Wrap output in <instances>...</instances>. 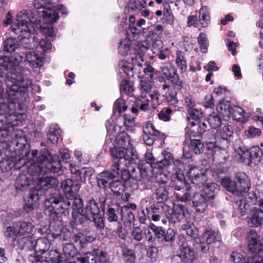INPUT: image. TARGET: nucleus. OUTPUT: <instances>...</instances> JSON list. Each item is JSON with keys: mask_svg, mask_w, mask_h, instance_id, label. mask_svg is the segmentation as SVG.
<instances>
[{"mask_svg": "<svg viewBox=\"0 0 263 263\" xmlns=\"http://www.w3.org/2000/svg\"><path fill=\"white\" fill-rule=\"evenodd\" d=\"M19 136V139H16L13 144L16 145L12 147L15 152V155L23 156L26 160L25 165L29 161H32L29 166H27V173L33 176H40L41 175L49 173H63L62 166L59 157L58 155L52 156L49 151L42 149L39 153L37 150H32L31 153L29 151V145L27 144L26 137L24 133L18 132L16 134Z\"/></svg>", "mask_w": 263, "mask_h": 263, "instance_id": "nucleus-1", "label": "nucleus"}, {"mask_svg": "<svg viewBox=\"0 0 263 263\" xmlns=\"http://www.w3.org/2000/svg\"><path fill=\"white\" fill-rule=\"evenodd\" d=\"M44 212L46 215L62 218L69 215L70 210L72 212H83L84 203L80 197L73 195L72 197L65 198L59 191L50 193L44 201Z\"/></svg>", "mask_w": 263, "mask_h": 263, "instance_id": "nucleus-2", "label": "nucleus"}, {"mask_svg": "<svg viewBox=\"0 0 263 263\" xmlns=\"http://www.w3.org/2000/svg\"><path fill=\"white\" fill-rule=\"evenodd\" d=\"M22 110V104L7 103L5 100L0 98V143L4 144L6 139L11 134L16 139L15 134L21 130H15L14 127L22 124L26 115L18 112Z\"/></svg>", "mask_w": 263, "mask_h": 263, "instance_id": "nucleus-3", "label": "nucleus"}, {"mask_svg": "<svg viewBox=\"0 0 263 263\" xmlns=\"http://www.w3.org/2000/svg\"><path fill=\"white\" fill-rule=\"evenodd\" d=\"M155 158L150 152L145 154L144 160L140 161L131 167V172L126 171L122 174V178L126 184L136 188L139 185L142 190L151 189L152 187V171L156 163Z\"/></svg>", "mask_w": 263, "mask_h": 263, "instance_id": "nucleus-4", "label": "nucleus"}, {"mask_svg": "<svg viewBox=\"0 0 263 263\" xmlns=\"http://www.w3.org/2000/svg\"><path fill=\"white\" fill-rule=\"evenodd\" d=\"M0 78L5 82L6 91L8 99L5 100L8 103H16L21 104L20 101L30 88H31L32 81L24 79L20 73L10 72L0 67Z\"/></svg>", "mask_w": 263, "mask_h": 263, "instance_id": "nucleus-5", "label": "nucleus"}, {"mask_svg": "<svg viewBox=\"0 0 263 263\" xmlns=\"http://www.w3.org/2000/svg\"><path fill=\"white\" fill-rule=\"evenodd\" d=\"M34 15L31 10H22L16 16L17 23L11 26L12 31L27 48L33 47L36 44L34 41V32L36 30L32 24Z\"/></svg>", "mask_w": 263, "mask_h": 263, "instance_id": "nucleus-6", "label": "nucleus"}, {"mask_svg": "<svg viewBox=\"0 0 263 263\" xmlns=\"http://www.w3.org/2000/svg\"><path fill=\"white\" fill-rule=\"evenodd\" d=\"M109 154L114 161H118L125 166L131 172V167L139 162V156L134 148H124L121 147H109Z\"/></svg>", "mask_w": 263, "mask_h": 263, "instance_id": "nucleus-7", "label": "nucleus"}, {"mask_svg": "<svg viewBox=\"0 0 263 263\" xmlns=\"http://www.w3.org/2000/svg\"><path fill=\"white\" fill-rule=\"evenodd\" d=\"M235 177L237 182L231 180L229 177H224L221 179V185L228 191L237 195L248 192L250 189L248 176L243 172H238Z\"/></svg>", "mask_w": 263, "mask_h": 263, "instance_id": "nucleus-8", "label": "nucleus"}, {"mask_svg": "<svg viewBox=\"0 0 263 263\" xmlns=\"http://www.w3.org/2000/svg\"><path fill=\"white\" fill-rule=\"evenodd\" d=\"M17 133L15 134L16 139H19V136L16 135ZM15 140L16 139L12 140L10 144H7L11 154L10 156L6 157L0 161V170L2 173L9 174L12 169L20 170L25 165V159L23 156L15 155L14 149L12 147L11 148L12 145L14 147L16 146V145L13 144Z\"/></svg>", "mask_w": 263, "mask_h": 263, "instance_id": "nucleus-9", "label": "nucleus"}, {"mask_svg": "<svg viewBox=\"0 0 263 263\" xmlns=\"http://www.w3.org/2000/svg\"><path fill=\"white\" fill-rule=\"evenodd\" d=\"M217 110L223 115V118H230L231 117L235 120H239L245 114V111L241 107L232 105L230 101H226L224 99L219 100Z\"/></svg>", "mask_w": 263, "mask_h": 263, "instance_id": "nucleus-10", "label": "nucleus"}, {"mask_svg": "<svg viewBox=\"0 0 263 263\" xmlns=\"http://www.w3.org/2000/svg\"><path fill=\"white\" fill-rule=\"evenodd\" d=\"M149 228L156 237V241L157 240L161 243L166 242L171 244L176 239V232L172 228L165 230L163 227L157 226L153 223H150Z\"/></svg>", "mask_w": 263, "mask_h": 263, "instance_id": "nucleus-11", "label": "nucleus"}, {"mask_svg": "<svg viewBox=\"0 0 263 263\" xmlns=\"http://www.w3.org/2000/svg\"><path fill=\"white\" fill-rule=\"evenodd\" d=\"M58 180L53 177H41L39 179L38 184L34 187L31 189L33 198L37 199L41 197L44 191L58 186Z\"/></svg>", "mask_w": 263, "mask_h": 263, "instance_id": "nucleus-12", "label": "nucleus"}, {"mask_svg": "<svg viewBox=\"0 0 263 263\" xmlns=\"http://www.w3.org/2000/svg\"><path fill=\"white\" fill-rule=\"evenodd\" d=\"M146 211H148V214L151 215V219L154 221L161 220L163 223H165L166 219H169L170 207L165 204H152L146 208Z\"/></svg>", "mask_w": 263, "mask_h": 263, "instance_id": "nucleus-13", "label": "nucleus"}, {"mask_svg": "<svg viewBox=\"0 0 263 263\" xmlns=\"http://www.w3.org/2000/svg\"><path fill=\"white\" fill-rule=\"evenodd\" d=\"M143 140L145 144L148 146L152 145L156 137L164 139L165 136L159 130L156 129L153 124L149 121L146 122L143 126Z\"/></svg>", "mask_w": 263, "mask_h": 263, "instance_id": "nucleus-14", "label": "nucleus"}, {"mask_svg": "<svg viewBox=\"0 0 263 263\" xmlns=\"http://www.w3.org/2000/svg\"><path fill=\"white\" fill-rule=\"evenodd\" d=\"M23 57L18 54L17 52L10 57L0 56V67L10 72H16L20 63H22Z\"/></svg>", "mask_w": 263, "mask_h": 263, "instance_id": "nucleus-15", "label": "nucleus"}, {"mask_svg": "<svg viewBox=\"0 0 263 263\" xmlns=\"http://www.w3.org/2000/svg\"><path fill=\"white\" fill-rule=\"evenodd\" d=\"M51 3V0H34L33 6L36 9H44L43 11L44 17L50 24H53L58 21L59 15L57 11L46 8L47 5Z\"/></svg>", "mask_w": 263, "mask_h": 263, "instance_id": "nucleus-16", "label": "nucleus"}, {"mask_svg": "<svg viewBox=\"0 0 263 263\" xmlns=\"http://www.w3.org/2000/svg\"><path fill=\"white\" fill-rule=\"evenodd\" d=\"M248 246L249 251L254 255L263 254V243L259 240V237L256 230H251L247 233Z\"/></svg>", "mask_w": 263, "mask_h": 263, "instance_id": "nucleus-17", "label": "nucleus"}, {"mask_svg": "<svg viewBox=\"0 0 263 263\" xmlns=\"http://www.w3.org/2000/svg\"><path fill=\"white\" fill-rule=\"evenodd\" d=\"M24 48L22 51L17 52L18 54L22 55L23 57L22 63L27 61L31 66L34 67L38 68L43 65V57H40L34 51L30 50L31 49H28L25 47V46L21 43Z\"/></svg>", "mask_w": 263, "mask_h": 263, "instance_id": "nucleus-18", "label": "nucleus"}, {"mask_svg": "<svg viewBox=\"0 0 263 263\" xmlns=\"http://www.w3.org/2000/svg\"><path fill=\"white\" fill-rule=\"evenodd\" d=\"M61 189L63 191L65 198L72 197L80 189V184L78 180L67 179L61 182Z\"/></svg>", "mask_w": 263, "mask_h": 263, "instance_id": "nucleus-19", "label": "nucleus"}, {"mask_svg": "<svg viewBox=\"0 0 263 263\" xmlns=\"http://www.w3.org/2000/svg\"><path fill=\"white\" fill-rule=\"evenodd\" d=\"M263 155L262 149L258 146H252L243 152L241 158L248 159L249 165L252 163L257 164L260 162Z\"/></svg>", "mask_w": 263, "mask_h": 263, "instance_id": "nucleus-20", "label": "nucleus"}, {"mask_svg": "<svg viewBox=\"0 0 263 263\" xmlns=\"http://www.w3.org/2000/svg\"><path fill=\"white\" fill-rule=\"evenodd\" d=\"M185 143L188 142L187 139L200 138L206 129L201 127V122H191L185 128Z\"/></svg>", "mask_w": 263, "mask_h": 263, "instance_id": "nucleus-21", "label": "nucleus"}, {"mask_svg": "<svg viewBox=\"0 0 263 263\" xmlns=\"http://www.w3.org/2000/svg\"><path fill=\"white\" fill-rule=\"evenodd\" d=\"M233 135V127L230 125L221 127L217 131L216 133H215V138H217V141L222 143V146L227 147L229 146L230 139L232 137Z\"/></svg>", "mask_w": 263, "mask_h": 263, "instance_id": "nucleus-22", "label": "nucleus"}, {"mask_svg": "<svg viewBox=\"0 0 263 263\" xmlns=\"http://www.w3.org/2000/svg\"><path fill=\"white\" fill-rule=\"evenodd\" d=\"M207 140L205 141L206 149L211 155H213L221 149H224L226 146H222V143L217 141L215 138V133L208 131L206 133Z\"/></svg>", "mask_w": 263, "mask_h": 263, "instance_id": "nucleus-23", "label": "nucleus"}, {"mask_svg": "<svg viewBox=\"0 0 263 263\" xmlns=\"http://www.w3.org/2000/svg\"><path fill=\"white\" fill-rule=\"evenodd\" d=\"M190 181L198 187L203 186L206 181L205 174L197 168H192L187 173Z\"/></svg>", "mask_w": 263, "mask_h": 263, "instance_id": "nucleus-24", "label": "nucleus"}, {"mask_svg": "<svg viewBox=\"0 0 263 263\" xmlns=\"http://www.w3.org/2000/svg\"><path fill=\"white\" fill-rule=\"evenodd\" d=\"M209 200L201 192H196L192 198V206L196 212L203 213L208 207Z\"/></svg>", "mask_w": 263, "mask_h": 263, "instance_id": "nucleus-25", "label": "nucleus"}, {"mask_svg": "<svg viewBox=\"0 0 263 263\" xmlns=\"http://www.w3.org/2000/svg\"><path fill=\"white\" fill-rule=\"evenodd\" d=\"M186 211V209L184 205L180 204H175L173 210L170 208L169 219L174 222L184 221L186 219L185 216Z\"/></svg>", "mask_w": 263, "mask_h": 263, "instance_id": "nucleus-26", "label": "nucleus"}, {"mask_svg": "<svg viewBox=\"0 0 263 263\" xmlns=\"http://www.w3.org/2000/svg\"><path fill=\"white\" fill-rule=\"evenodd\" d=\"M179 251L184 259V263H194L197 259V255L194 248L188 245H180Z\"/></svg>", "mask_w": 263, "mask_h": 263, "instance_id": "nucleus-27", "label": "nucleus"}, {"mask_svg": "<svg viewBox=\"0 0 263 263\" xmlns=\"http://www.w3.org/2000/svg\"><path fill=\"white\" fill-rule=\"evenodd\" d=\"M230 260L232 263H262V259L259 256L252 255L246 258L240 253L237 252H232Z\"/></svg>", "mask_w": 263, "mask_h": 263, "instance_id": "nucleus-28", "label": "nucleus"}, {"mask_svg": "<svg viewBox=\"0 0 263 263\" xmlns=\"http://www.w3.org/2000/svg\"><path fill=\"white\" fill-rule=\"evenodd\" d=\"M115 179L108 171L105 170L99 173L97 176V181L98 186L105 191H108L112 181Z\"/></svg>", "mask_w": 263, "mask_h": 263, "instance_id": "nucleus-29", "label": "nucleus"}, {"mask_svg": "<svg viewBox=\"0 0 263 263\" xmlns=\"http://www.w3.org/2000/svg\"><path fill=\"white\" fill-rule=\"evenodd\" d=\"M125 171L126 170H123L121 174V178H122V174L123 172ZM122 179L124 181V183H123L122 181L120 180L119 179H117V178L114 179L109 185V189H110L112 193L116 196L123 195V193L125 191V186L130 187L133 189H136L139 187H141V186L139 185L137 187L134 188L132 186L126 184L123 178H122ZM141 189H142V188Z\"/></svg>", "mask_w": 263, "mask_h": 263, "instance_id": "nucleus-30", "label": "nucleus"}, {"mask_svg": "<svg viewBox=\"0 0 263 263\" xmlns=\"http://www.w3.org/2000/svg\"><path fill=\"white\" fill-rule=\"evenodd\" d=\"M251 227H258L263 225V211L257 208H253L251 211V216L248 221Z\"/></svg>", "mask_w": 263, "mask_h": 263, "instance_id": "nucleus-31", "label": "nucleus"}, {"mask_svg": "<svg viewBox=\"0 0 263 263\" xmlns=\"http://www.w3.org/2000/svg\"><path fill=\"white\" fill-rule=\"evenodd\" d=\"M72 219L70 221L71 228L74 229L78 225L84 224L91 218L83 211V212H72Z\"/></svg>", "mask_w": 263, "mask_h": 263, "instance_id": "nucleus-32", "label": "nucleus"}, {"mask_svg": "<svg viewBox=\"0 0 263 263\" xmlns=\"http://www.w3.org/2000/svg\"><path fill=\"white\" fill-rule=\"evenodd\" d=\"M149 100L147 95L139 96L136 101L135 106H133L131 111L133 114L137 115L138 112V108L142 111H146L149 109Z\"/></svg>", "mask_w": 263, "mask_h": 263, "instance_id": "nucleus-33", "label": "nucleus"}, {"mask_svg": "<svg viewBox=\"0 0 263 263\" xmlns=\"http://www.w3.org/2000/svg\"><path fill=\"white\" fill-rule=\"evenodd\" d=\"M23 48L24 46H20L18 41L15 38H8L3 43V50L6 53L20 52Z\"/></svg>", "mask_w": 263, "mask_h": 263, "instance_id": "nucleus-34", "label": "nucleus"}, {"mask_svg": "<svg viewBox=\"0 0 263 263\" xmlns=\"http://www.w3.org/2000/svg\"><path fill=\"white\" fill-rule=\"evenodd\" d=\"M84 211L91 218L100 213L98 202L93 197L86 201Z\"/></svg>", "mask_w": 263, "mask_h": 263, "instance_id": "nucleus-35", "label": "nucleus"}, {"mask_svg": "<svg viewBox=\"0 0 263 263\" xmlns=\"http://www.w3.org/2000/svg\"><path fill=\"white\" fill-rule=\"evenodd\" d=\"M129 29L133 35L134 37H136L140 33H142L145 37H149L154 34L153 27L151 26L147 28H142L137 26L136 24H129Z\"/></svg>", "mask_w": 263, "mask_h": 263, "instance_id": "nucleus-36", "label": "nucleus"}, {"mask_svg": "<svg viewBox=\"0 0 263 263\" xmlns=\"http://www.w3.org/2000/svg\"><path fill=\"white\" fill-rule=\"evenodd\" d=\"M219 191V186L216 183L209 182L203 186L201 193L209 200L214 198Z\"/></svg>", "mask_w": 263, "mask_h": 263, "instance_id": "nucleus-37", "label": "nucleus"}, {"mask_svg": "<svg viewBox=\"0 0 263 263\" xmlns=\"http://www.w3.org/2000/svg\"><path fill=\"white\" fill-rule=\"evenodd\" d=\"M116 142L119 147L124 148H134L131 146L130 137L125 132H120L116 136Z\"/></svg>", "mask_w": 263, "mask_h": 263, "instance_id": "nucleus-38", "label": "nucleus"}, {"mask_svg": "<svg viewBox=\"0 0 263 263\" xmlns=\"http://www.w3.org/2000/svg\"><path fill=\"white\" fill-rule=\"evenodd\" d=\"M202 240H204L210 245L221 240V235L218 231L212 229L206 230L201 236Z\"/></svg>", "mask_w": 263, "mask_h": 263, "instance_id": "nucleus-39", "label": "nucleus"}, {"mask_svg": "<svg viewBox=\"0 0 263 263\" xmlns=\"http://www.w3.org/2000/svg\"><path fill=\"white\" fill-rule=\"evenodd\" d=\"M44 261L47 263H62L65 261L62 254L58 249L51 250L48 253V256H46Z\"/></svg>", "mask_w": 263, "mask_h": 263, "instance_id": "nucleus-40", "label": "nucleus"}, {"mask_svg": "<svg viewBox=\"0 0 263 263\" xmlns=\"http://www.w3.org/2000/svg\"><path fill=\"white\" fill-rule=\"evenodd\" d=\"M17 243L20 249L31 251L34 248L35 239L31 236L29 235L19 239Z\"/></svg>", "mask_w": 263, "mask_h": 263, "instance_id": "nucleus-41", "label": "nucleus"}, {"mask_svg": "<svg viewBox=\"0 0 263 263\" xmlns=\"http://www.w3.org/2000/svg\"><path fill=\"white\" fill-rule=\"evenodd\" d=\"M47 136L52 144H56L62 139L61 130L57 125H52L49 128Z\"/></svg>", "mask_w": 263, "mask_h": 263, "instance_id": "nucleus-42", "label": "nucleus"}, {"mask_svg": "<svg viewBox=\"0 0 263 263\" xmlns=\"http://www.w3.org/2000/svg\"><path fill=\"white\" fill-rule=\"evenodd\" d=\"M50 247V242L46 238H41L35 241L34 250L41 253H45Z\"/></svg>", "mask_w": 263, "mask_h": 263, "instance_id": "nucleus-43", "label": "nucleus"}, {"mask_svg": "<svg viewBox=\"0 0 263 263\" xmlns=\"http://www.w3.org/2000/svg\"><path fill=\"white\" fill-rule=\"evenodd\" d=\"M31 194V190L30 189L27 199H25V203L23 207L22 214L23 216H25L24 213L30 214L34 209V202L38 200L40 197H38L37 199L33 198Z\"/></svg>", "mask_w": 263, "mask_h": 263, "instance_id": "nucleus-44", "label": "nucleus"}, {"mask_svg": "<svg viewBox=\"0 0 263 263\" xmlns=\"http://www.w3.org/2000/svg\"><path fill=\"white\" fill-rule=\"evenodd\" d=\"M153 195L158 203H163L168 199V192L164 186L157 187Z\"/></svg>", "mask_w": 263, "mask_h": 263, "instance_id": "nucleus-45", "label": "nucleus"}, {"mask_svg": "<svg viewBox=\"0 0 263 263\" xmlns=\"http://www.w3.org/2000/svg\"><path fill=\"white\" fill-rule=\"evenodd\" d=\"M32 179L28 177L26 175H20L15 182L16 189L23 191L28 187L31 183Z\"/></svg>", "mask_w": 263, "mask_h": 263, "instance_id": "nucleus-46", "label": "nucleus"}, {"mask_svg": "<svg viewBox=\"0 0 263 263\" xmlns=\"http://www.w3.org/2000/svg\"><path fill=\"white\" fill-rule=\"evenodd\" d=\"M210 9L206 6H202L199 11V21L202 27H206L210 22Z\"/></svg>", "mask_w": 263, "mask_h": 263, "instance_id": "nucleus-47", "label": "nucleus"}, {"mask_svg": "<svg viewBox=\"0 0 263 263\" xmlns=\"http://www.w3.org/2000/svg\"><path fill=\"white\" fill-rule=\"evenodd\" d=\"M77 261L80 263H97V258L94 250L83 254H79L77 256Z\"/></svg>", "mask_w": 263, "mask_h": 263, "instance_id": "nucleus-48", "label": "nucleus"}, {"mask_svg": "<svg viewBox=\"0 0 263 263\" xmlns=\"http://www.w3.org/2000/svg\"><path fill=\"white\" fill-rule=\"evenodd\" d=\"M181 230L190 237L196 239L198 237V229L192 223L187 222L183 224Z\"/></svg>", "mask_w": 263, "mask_h": 263, "instance_id": "nucleus-49", "label": "nucleus"}, {"mask_svg": "<svg viewBox=\"0 0 263 263\" xmlns=\"http://www.w3.org/2000/svg\"><path fill=\"white\" fill-rule=\"evenodd\" d=\"M78 254V251L72 243H66L63 248V256L65 259L73 258Z\"/></svg>", "mask_w": 263, "mask_h": 263, "instance_id": "nucleus-50", "label": "nucleus"}, {"mask_svg": "<svg viewBox=\"0 0 263 263\" xmlns=\"http://www.w3.org/2000/svg\"><path fill=\"white\" fill-rule=\"evenodd\" d=\"M190 144L189 148L195 154H200L203 151L204 146L199 139H189Z\"/></svg>", "mask_w": 263, "mask_h": 263, "instance_id": "nucleus-51", "label": "nucleus"}, {"mask_svg": "<svg viewBox=\"0 0 263 263\" xmlns=\"http://www.w3.org/2000/svg\"><path fill=\"white\" fill-rule=\"evenodd\" d=\"M222 116L223 115L217 110L216 112H213L210 115L208 122L212 128H216L220 126L222 124Z\"/></svg>", "mask_w": 263, "mask_h": 263, "instance_id": "nucleus-52", "label": "nucleus"}, {"mask_svg": "<svg viewBox=\"0 0 263 263\" xmlns=\"http://www.w3.org/2000/svg\"><path fill=\"white\" fill-rule=\"evenodd\" d=\"M18 234L20 236L31 233L34 228L32 223L29 221H21L19 222Z\"/></svg>", "mask_w": 263, "mask_h": 263, "instance_id": "nucleus-53", "label": "nucleus"}, {"mask_svg": "<svg viewBox=\"0 0 263 263\" xmlns=\"http://www.w3.org/2000/svg\"><path fill=\"white\" fill-rule=\"evenodd\" d=\"M34 41L36 42V44H35L34 47L28 48V49H33L37 47V48H41L44 52H48L51 50L52 44L50 41L46 37L45 39H42L39 42L34 35ZM25 47L26 48V47ZM26 48H27L26 47Z\"/></svg>", "mask_w": 263, "mask_h": 263, "instance_id": "nucleus-54", "label": "nucleus"}, {"mask_svg": "<svg viewBox=\"0 0 263 263\" xmlns=\"http://www.w3.org/2000/svg\"><path fill=\"white\" fill-rule=\"evenodd\" d=\"M148 48V44L147 42H138L134 48L135 54L139 58H142Z\"/></svg>", "mask_w": 263, "mask_h": 263, "instance_id": "nucleus-55", "label": "nucleus"}, {"mask_svg": "<svg viewBox=\"0 0 263 263\" xmlns=\"http://www.w3.org/2000/svg\"><path fill=\"white\" fill-rule=\"evenodd\" d=\"M175 63L182 72L186 70L187 62L183 52L179 50L177 51Z\"/></svg>", "mask_w": 263, "mask_h": 263, "instance_id": "nucleus-56", "label": "nucleus"}, {"mask_svg": "<svg viewBox=\"0 0 263 263\" xmlns=\"http://www.w3.org/2000/svg\"><path fill=\"white\" fill-rule=\"evenodd\" d=\"M153 82L148 77H142L141 79L139 88L142 93L150 92L152 88Z\"/></svg>", "mask_w": 263, "mask_h": 263, "instance_id": "nucleus-57", "label": "nucleus"}, {"mask_svg": "<svg viewBox=\"0 0 263 263\" xmlns=\"http://www.w3.org/2000/svg\"><path fill=\"white\" fill-rule=\"evenodd\" d=\"M132 46V41L128 39L121 40L120 42L118 51L123 55H126L129 51Z\"/></svg>", "mask_w": 263, "mask_h": 263, "instance_id": "nucleus-58", "label": "nucleus"}, {"mask_svg": "<svg viewBox=\"0 0 263 263\" xmlns=\"http://www.w3.org/2000/svg\"><path fill=\"white\" fill-rule=\"evenodd\" d=\"M121 165H123V163H121L118 161H114L109 170L105 171H108L111 176L115 179H117L119 177L121 173H122L124 170L123 168H121Z\"/></svg>", "mask_w": 263, "mask_h": 263, "instance_id": "nucleus-59", "label": "nucleus"}, {"mask_svg": "<svg viewBox=\"0 0 263 263\" xmlns=\"http://www.w3.org/2000/svg\"><path fill=\"white\" fill-rule=\"evenodd\" d=\"M198 43L200 46V50L202 53H206L208 52L209 42L205 34L200 33L197 37Z\"/></svg>", "mask_w": 263, "mask_h": 263, "instance_id": "nucleus-60", "label": "nucleus"}, {"mask_svg": "<svg viewBox=\"0 0 263 263\" xmlns=\"http://www.w3.org/2000/svg\"><path fill=\"white\" fill-rule=\"evenodd\" d=\"M146 2L144 1H130V3L125 9L130 10L132 11L138 12L145 7Z\"/></svg>", "mask_w": 263, "mask_h": 263, "instance_id": "nucleus-61", "label": "nucleus"}, {"mask_svg": "<svg viewBox=\"0 0 263 263\" xmlns=\"http://www.w3.org/2000/svg\"><path fill=\"white\" fill-rule=\"evenodd\" d=\"M95 254H96L97 262L99 263H111L109 257L107 253L100 249H95Z\"/></svg>", "mask_w": 263, "mask_h": 263, "instance_id": "nucleus-62", "label": "nucleus"}, {"mask_svg": "<svg viewBox=\"0 0 263 263\" xmlns=\"http://www.w3.org/2000/svg\"><path fill=\"white\" fill-rule=\"evenodd\" d=\"M122 254L125 263H135L136 256L134 250L124 249L122 251Z\"/></svg>", "mask_w": 263, "mask_h": 263, "instance_id": "nucleus-63", "label": "nucleus"}, {"mask_svg": "<svg viewBox=\"0 0 263 263\" xmlns=\"http://www.w3.org/2000/svg\"><path fill=\"white\" fill-rule=\"evenodd\" d=\"M118 209L108 206L105 213L106 217L110 222H117L119 219L118 216Z\"/></svg>", "mask_w": 263, "mask_h": 263, "instance_id": "nucleus-64", "label": "nucleus"}]
</instances>
